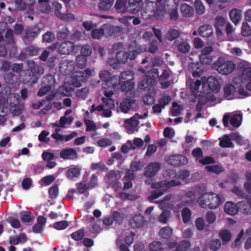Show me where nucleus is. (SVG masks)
<instances>
[{
	"label": "nucleus",
	"instance_id": "obj_20",
	"mask_svg": "<svg viewBox=\"0 0 251 251\" xmlns=\"http://www.w3.org/2000/svg\"><path fill=\"white\" fill-rule=\"evenodd\" d=\"M207 83L209 89L214 93H218L220 90L221 85L214 76H210L207 79Z\"/></svg>",
	"mask_w": 251,
	"mask_h": 251
},
{
	"label": "nucleus",
	"instance_id": "obj_37",
	"mask_svg": "<svg viewBox=\"0 0 251 251\" xmlns=\"http://www.w3.org/2000/svg\"><path fill=\"white\" fill-rule=\"evenodd\" d=\"M114 0H100L99 4V8L102 11H108L113 5Z\"/></svg>",
	"mask_w": 251,
	"mask_h": 251
},
{
	"label": "nucleus",
	"instance_id": "obj_17",
	"mask_svg": "<svg viewBox=\"0 0 251 251\" xmlns=\"http://www.w3.org/2000/svg\"><path fill=\"white\" fill-rule=\"evenodd\" d=\"M142 0H129L126 11L132 14L138 13L141 9Z\"/></svg>",
	"mask_w": 251,
	"mask_h": 251
},
{
	"label": "nucleus",
	"instance_id": "obj_42",
	"mask_svg": "<svg viewBox=\"0 0 251 251\" xmlns=\"http://www.w3.org/2000/svg\"><path fill=\"white\" fill-rule=\"evenodd\" d=\"M5 42L6 44L14 45L15 42L14 39V32L12 29L8 28L5 34Z\"/></svg>",
	"mask_w": 251,
	"mask_h": 251
},
{
	"label": "nucleus",
	"instance_id": "obj_29",
	"mask_svg": "<svg viewBox=\"0 0 251 251\" xmlns=\"http://www.w3.org/2000/svg\"><path fill=\"white\" fill-rule=\"evenodd\" d=\"M38 9L43 13H49L51 11L49 0H38Z\"/></svg>",
	"mask_w": 251,
	"mask_h": 251
},
{
	"label": "nucleus",
	"instance_id": "obj_15",
	"mask_svg": "<svg viewBox=\"0 0 251 251\" xmlns=\"http://www.w3.org/2000/svg\"><path fill=\"white\" fill-rule=\"evenodd\" d=\"M27 66L28 68L30 69L32 74L34 76L37 77V80L38 81L40 76L44 74V68L42 66L35 64V62L33 60H28L27 61Z\"/></svg>",
	"mask_w": 251,
	"mask_h": 251
},
{
	"label": "nucleus",
	"instance_id": "obj_24",
	"mask_svg": "<svg viewBox=\"0 0 251 251\" xmlns=\"http://www.w3.org/2000/svg\"><path fill=\"white\" fill-rule=\"evenodd\" d=\"M213 33L211 25L205 24L201 25L198 29V33L200 36L203 38H208L211 36Z\"/></svg>",
	"mask_w": 251,
	"mask_h": 251
},
{
	"label": "nucleus",
	"instance_id": "obj_4",
	"mask_svg": "<svg viewBox=\"0 0 251 251\" xmlns=\"http://www.w3.org/2000/svg\"><path fill=\"white\" fill-rule=\"evenodd\" d=\"M156 58L152 63L153 68L149 71L148 74L144 77V78L138 84L140 89H147L149 90L151 88L156 85L157 80V69L155 68L157 63Z\"/></svg>",
	"mask_w": 251,
	"mask_h": 251
},
{
	"label": "nucleus",
	"instance_id": "obj_54",
	"mask_svg": "<svg viewBox=\"0 0 251 251\" xmlns=\"http://www.w3.org/2000/svg\"><path fill=\"white\" fill-rule=\"evenodd\" d=\"M171 212L168 210H164L158 217V221L163 224H166L170 217Z\"/></svg>",
	"mask_w": 251,
	"mask_h": 251
},
{
	"label": "nucleus",
	"instance_id": "obj_9",
	"mask_svg": "<svg viewBox=\"0 0 251 251\" xmlns=\"http://www.w3.org/2000/svg\"><path fill=\"white\" fill-rule=\"evenodd\" d=\"M239 211L246 215H251V196L246 195L245 200L238 202Z\"/></svg>",
	"mask_w": 251,
	"mask_h": 251
},
{
	"label": "nucleus",
	"instance_id": "obj_35",
	"mask_svg": "<svg viewBox=\"0 0 251 251\" xmlns=\"http://www.w3.org/2000/svg\"><path fill=\"white\" fill-rule=\"evenodd\" d=\"M173 233V229L168 226L161 228L159 234L161 237L164 239H169L172 237Z\"/></svg>",
	"mask_w": 251,
	"mask_h": 251
},
{
	"label": "nucleus",
	"instance_id": "obj_14",
	"mask_svg": "<svg viewBox=\"0 0 251 251\" xmlns=\"http://www.w3.org/2000/svg\"><path fill=\"white\" fill-rule=\"evenodd\" d=\"M60 156L64 160H74L78 158L76 151L73 148H66L60 152Z\"/></svg>",
	"mask_w": 251,
	"mask_h": 251
},
{
	"label": "nucleus",
	"instance_id": "obj_48",
	"mask_svg": "<svg viewBox=\"0 0 251 251\" xmlns=\"http://www.w3.org/2000/svg\"><path fill=\"white\" fill-rule=\"evenodd\" d=\"M219 145L222 148H230L233 146L231 139L227 135H225L219 142Z\"/></svg>",
	"mask_w": 251,
	"mask_h": 251
},
{
	"label": "nucleus",
	"instance_id": "obj_55",
	"mask_svg": "<svg viewBox=\"0 0 251 251\" xmlns=\"http://www.w3.org/2000/svg\"><path fill=\"white\" fill-rule=\"evenodd\" d=\"M127 143L130 145V149L135 150L136 148L142 147L144 145L142 139L136 138L134 139L133 143L131 141H128Z\"/></svg>",
	"mask_w": 251,
	"mask_h": 251
},
{
	"label": "nucleus",
	"instance_id": "obj_33",
	"mask_svg": "<svg viewBox=\"0 0 251 251\" xmlns=\"http://www.w3.org/2000/svg\"><path fill=\"white\" fill-rule=\"evenodd\" d=\"M108 29L110 36L120 37L123 33V28L119 26L109 25Z\"/></svg>",
	"mask_w": 251,
	"mask_h": 251
},
{
	"label": "nucleus",
	"instance_id": "obj_49",
	"mask_svg": "<svg viewBox=\"0 0 251 251\" xmlns=\"http://www.w3.org/2000/svg\"><path fill=\"white\" fill-rule=\"evenodd\" d=\"M162 175L167 179L176 178V172L173 169H167L163 171Z\"/></svg>",
	"mask_w": 251,
	"mask_h": 251
},
{
	"label": "nucleus",
	"instance_id": "obj_43",
	"mask_svg": "<svg viewBox=\"0 0 251 251\" xmlns=\"http://www.w3.org/2000/svg\"><path fill=\"white\" fill-rule=\"evenodd\" d=\"M180 36L178 30L172 29L168 31L165 34V38L169 41H173L177 38Z\"/></svg>",
	"mask_w": 251,
	"mask_h": 251
},
{
	"label": "nucleus",
	"instance_id": "obj_52",
	"mask_svg": "<svg viewBox=\"0 0 251 251\" xmlns=\"http://www.w3.org/2000/svg\"><path fill=\"white\" fill-rule=\"evenodd\" d=\"M93 50L92 48L90 45L86 44L83 45L81 47L80 55H83L87 58L88 56L91 55L92 53Z\"/></svg>",
	"mask_w": 251,
	"mask_h": 251
},
{
	"label": "nucleus",
	"instance_id": "obj_8",
	"mask_svg": "<svg viewBox=\"0 0 251 251\" xmlns=\"http://www.w3.org/2000/svg\"><path fill=\"white\" fill-rule=\"evenodd\" d=\"M167 162L172 166H180L186 165L188 162V159L184 155L175 154L170 155Z\"/></svg>",
	"mask_w": 251,
	"mask_h": 251
},
{
	"label": "nucleus",
	"instance_id": "obj_46",
	"mask_svg": "<svg viewBox=\"0 0 251 251\" xmlns=\"http://www.w3.org/2000/svg\"><path fill=\"white\" fill-rule=\"evenodd\" d=\"M191 215L192 212L189 208L185 207L182 210L181 216L182 221L184 224H187L190 221Z\"/></svg>",
	"mask_w": 251,
	"mask_h": 251
},
{
	"label": "nucleus",
	"instance_id": "obj_39",
	"mask_svg": "<svg viewBox=\"0 0 251 251\" xmlns=\"http://www.w3.org/2000/svg\"><path fill=\"white\" fill-rule=\"evenodd\" d=\"M121 177L120 171L112 170L108 174L107 180L109 183H113L120 179Z\"/></svg>",
	"mask_w": 251,
	"mask_h": 251
},
{
	"label": "nucleus",
	"instance_id": "obj_38",
	"mask_svg": "<svg viewBox=\"0 0 251 251\" xmlns=\"http://www.w3.org/2000/svg\"><path fill=\"white\" fill-rule=\"evenodd\" d=\"M27 240L26 234L24 233L15 235L11 240V243L17 245L20 243L23 244Z\"/></svg>",
	"mask_w": 251,
	"mask_h": 251
},
{
	"label": "nucleus",
	"instance_id": "obj_26",
	"mask_svg": "<svg viewBox=\"0 0 251 251\" xmlns=\"http://www.w3.org/2000/svg\"><path fill=\"white\" fill-rule=\"evenodd\" d=\"M81 169L77 167H73L68 169L65 173L66 176L70 180L78 177L80 175Z\"/></svg>",
	"mask_w": 251,
	"mask_h": 251
},
{
	"label": "nucleus",
	"instance_id": "obj_1",
	"mask_svg": "<svg viewBox=\"0 0 251 251\" xmlns=\"http://www.w3.org/2000/svg\"><path fill=\"white\" fill-rule=\"evenodd\" d=\"M198 201L201 207L211 209H216L224 202L219 195L212 192L202 194Z\"/></svg>",
	"mask_w": 251,
	"mask_h": 251
},
{
	"label": "nucleus",
	"instance_id": "obj_10",
	"mask_svg": "<svg viewBox=\"0 0 251 251\" xmlns=\"http://www.w3.org/2000/svg\"><path fill=\"white\" fill-rule=\"evenodd\" d=\"M148 113H145L143 115H140L138 113L135 114L131 118L126 119L125 123L126 125V128L128 130L134 131L139 125L138 119H141L146 117Z\"/></svg>",
	"mask_w": 251,
	"mask_h": 251
},
{
	"label": "nucleus",
	"instance_id": "obj_2",
	"mask_svg": "<svg viewBox=\"0 0 251 251\" xmlns=\"http://www.w3.org/2000/svg\"><path fill=\"white\" fill-rule=\"evenodd\" d=\"M156 173L157 162H151L149 164L146 168L144 173L145 176L147 177L145 182L148 185H151V188L155 189V190L152 192L151 195L148 198V200L150 201H152L157 199V182L155 180L153 181L152 179V177L154 176Z\"/></svg>",
	"mask_w": 251,
	"mask_h": 251
},
{
	"label": "nucleus",
	"instance_id": "obj_44",
	"mask_svg": "<svg viewBox=\"0 0 251 251\" xmlns=\"http://www.w3.org/2000/svg\"><path fill=\"white\" fill-rule=\"evenodd\" d=\"M219 236L224 244H226L231 239L232 234L227 229L221 230L219 233Z\"/></svg>",
	"mask_w": 251,
	"mask_h": 251
},
{
	"label": "nucleus",
	"instance_id": "obj_61",
	"mask_svg": "<svg viewBox=\"0 0 251 251\" xmlns=\"http://www.w3.org/2000/svg\"><path fill=\"white\" fill-rule=\"evenodd\" d=\"M201 84V82L200 80H197L196 81H191L190 84V87L193 93L197 94L199 92L200 86Z\"/></svg>",
	"mask_w": 251,
	"mask_h": 251
},
{
	"label": "nucleus",
	"instance_id": "obj_63",
	"mask_svg": "<svg viewBox=\"0 0 251 251\" xmlns=\"http://www.w3.org/2000/svg\"><path fill=\"white\" fill-rule=\"evenodd\" d=\"M58 194V186L55 184L49 189V197L52 200L55 199Z\"/></svg>",
	"mask_w": 251,
	"mask_h": 251
},
{
	"label": "nucleus",
	"instance_id": "obj_53",
	"mask_svg": "<svg viewBox=\"0 0 251 251\" xmlns=\"http://www.w3.org/2000/svg\"><path fill=\"white\" fill-rule=\"evenodd\" d=\"M241 118L239 115H234L230 119L229 123L233 127H238L241 124Z\"/></svg>",
	"mask_w": 251,
	"mask_h": 251
},
{
	"label": "nucleus",
	"instance_id": "obj_40",
	"mask_svg": "<svg viewBox=\"0 0 251 251\" xmlns=\"http://www.w3.org/2000/svg\"><path fill=\"white\" fill-rule=\"evenodd\" d=\"M190 246L191 243L189 241L182 240L177 244L175 250L171 251H187Z\"/></svg>",
	"mask_w": 251,
	"mask_h": 251
},
{
	"label": "nucleus",
	"instance_id": "obj_30",
	"mask_svg": "<svg viewBox=\"0 0 251 251\" xmlns=\"http://www.w3.org/2000/svg\"><path fill=\"white\" fill-rule=\"evenodd\" d=\"M134 78V74L131 71H127L121 73L119 77V83L122 84L127 81L133 80Z\"/></svg>",
	"mask_w": 251,
	"mask_h": 251
},
{
	"label": "nucleus",
	"instance_id": "obj_16",
	"mask_svg": "<svg viewBox=\"0 0 251 251\" xmlns=\"http://www.w3.org/2000/svg\"><path fill=\"white\" fill-rule=\"evenodd\" d=\"M41 30L38 26H33L25 29L23 36V40L32 41L40 33Z\"/></svg>",
	"mask_w": 251,
	"mask_h": 251
},
{
	"label": "nucleus",
	"instance_id": "obj_12",
	"mask_svg": "<svg viewBox=\"0 0 251 251\" xmlns=\"http://www.w3.org/2000/svg\"><path fill=\"white\" fill-rule=\"evenodd\" d=\"M213 51V48L211 46L205 47L202 49L200 56V59L202 64L209 65L212 62V58L210 53Z\"/></svg>",
	"mask_w": 251,
	"mask_h": 251
},
{
	"label": "nucleus",
	"instance_id": "obj_36",
	"mask_svg": "<svg viewBox=\"0 0 251 251\" xmlns=\"http://www.w3.org/2000/svg\"><path fill=\"white\" fill-rule=\"evenodd\" d=\"M105 85L108 88H111L115 90L118 85H120L119 83V78H118L117 76L112 75L107 80L106 82H105Z\"/></svg>",
	"mask_w": 251,
	"mask_h": 251
},
{
	"label": "nucleus",
	"instance_id": "obj_25",
	"mask_svg": "<svg viewBox=\"0 0 251 251\" xmlns=\"http://www.w3.org/2000/svg\"><path fill=\"white\" fill-rule=\"evenodd\" d=\"M225 212L230 215H235L237 214L239 211L238 202L236 204L232 201L226 202L224 206Z\"/></svg>",
	"mask_w": 251,
	"mask_h": 251
},
{
	"label": "nucleus",
	"instance_id": "obj_5",
	"mask_svg": "<svg viewBox=\"0 0 251 251\" xmlns=\"http://www.w3.org/2000/svg\"><path fill=\"white\" fill-rule=\"evenodd\" d=\"M156 14L157 2L147 0L141 11L142 17L145 19H148L153 16L156 17Z\"/></svg>",
	"mask_w": 251,
	"mask_h": 251
},
{
	"label": "nucleus",
	"instance_id": "obj_41",
	"mask_svg": "<svg viewBox=\"0 0 251 251\" xmlns=\"http://www.w3.org/2000/svg\"><path fill=\"white\" fill-rule=\"evenodd\" d=\"M127 0H117L115 8L117 12L119 13H126V3Z\"/></svg>",
	"mask_w": 251,
	"mask_h": 251
},
{
	"label": "nucleus",
	"instance_id": "obj_47",
	"mask_svg": "<svg viewBox=\"0 0 251 251\" xmlns=\"http://www.w3.org/2000/svg\"><path fill=\"white\" fill-rule=\"evenodd\" d=\"M85 236L84 230L79 229L71 234V238L75 241H79L83 239Z\"/></svg>",
	"mask_w": 251,
	"mask_h": 251
},
{
	"label": "nucleus",
	"instance_id": "obj_56",
	"mask_svg": "<svg viewBox=\"0 0 251 251\" xmlns=\"http://www.w3.org/2000/svg\"><path fill=\"white\" fill-rule=\"evenodd\" d=\"M62 9V5L58 1H55L52 3V9L55 15L58 18L62 14L60 10Z\"/></svg>",
	"mask_w": 251,
	"mask_h": 251
},
{
	"label": "nucleus",
	"instance_id": "obj_64",
	"mask_svg": "<svg viewBox=\"0 0 251 251\" xmlns=\"http://www.w3.org/2000/svg\"><path fill=\"white\" fill-rule=\"evenodd\" d=\"M113 221H115V223L118 225H121L124 221V217L118 211H114L112 214Z\"/></svg>",
	"mask_w": 251,
	"mask_h": 251
},
{
	"label": "nucleus",
	"instance_id": "obj_19",
	"mask_svg": "<svg viewBox=\"0 0 251 251\" xmlns=\"http://www.w3.org/2000/svg\"><path fill=\"white\" fill-rule=\"evenodd\" d=\"M122 91L125 92L127 97H133L135 93L133 91L134 87V83L133 80L127 81L125 83L120 84Z\"/></svg>",
	"mask_w": 251,
	"mask_h": 251
},
{
	"label": "nucleus",
	"instance_id": "obj_18",
	"mask_svg": "<svg viewBox=\"0 0 251 251\" xmlns=\"http://www.w3.org/2000/svg\"><path fill=\"white\" fill-rule=\"evenodd\" d=\"M20 79L24 84H33L37 82V77L34 76L30 70H28L21 75Z\"/></svg>",
	"mask_w": 251,
	"mask_h": 251
},
{
	"label": "nucleus",
	"instance_id": "obj_28",
	"mask_svg": "<svg viewBox=\"0 0 251 251\" xmlns=\"http://www.w3.org/2000/svg\"><path fill=\"white\" fill-rule=\"evenodd\" d=\"M239 67L242 69L241 78L244 80L251 79V68L246 63H240Z\"/></svg>",
	"mask_w": 251,
	"mask_h": 251
},
{
	"label": "nucleus",
	"instance_id": "obj_59",
	"mask_svg": "<svg viewBox=\"0 0 251 251\" xmlns=\"http://www.w3.org/2000/svg\"><path fill=\"white\" fill-rule=\"evenodd\" d=\"M144 166V164L142 161H133L130 164V169L134 172H137L142 170Z\"/></svg>",
	"mask_w": 251,
	"mask_h": 251
},
{
	"label": "nucleus",
	"instance_id": "obj_34",
	"mask_svg": "<svg viewBox=\"0 0 251 251\" xmlns=\"http://www.w3.org/2000/svg\"><path fill=\"white\" fill-rule=\"evenodd\" d=\"M70 35V31L66 26H63L57 32V38L59 40H63Z\"/></svg>",
	"mask_w": 251,
	"mask_h": 251
},
{
	"label": "nucleus",
	"instance_id": "obj_31",
	"mask_svg": "<svg viewBox=\"0 0 251 251\" xmlns=\"http://www.w3.org/2000/svg\"><path fill=\"white\" fill-rule=\"evenodd\" d=\"M171 198V195H167L162 200L158 201V207L163 210L171 208L172 206L170 203Z\"/></svg>",
	"mask_w": 251,
	"mask_h": 251
},
{
	"label": "nucleus",
	"instance_id": "obj_62",
	"mask_svg": "<svg viewBox=\"0 0 251 251\" xmlns=\"http://www.w3.org/2000/svg\"><path fill=\"white\" fill-rule=\"evenodd\" d=\"M21 219L24 223H29L33 220V217L30 212L25 211L21 214Z\"/></svg>",
	"mask_w": 251,
	"mask_h": 251
},
{
	"label": "nucleus",
	"instance_id": "obj_3",
	"mask_svg": "<svg viewBox=\"0 0 251 251\" xmlns=\"http://www.w3.org/2000/svg\"><path fill=\"white\" fill-rule=\"evenodd\" d=\"M213 67L219 74L228 75L233 72L235 68V65L233 61L221 56L213 64Z\"/></svg>",
	"mask_w": 251,
	"mask_h": 251
},
{
	"label": "nucleus",
	"instance_id": "obj_22",
	"mask_svg": "<svg viewBox=\"0 0 251 251\" xmlns=\"http://www.w3.org/2000/svg\"><path fill=\"white\" fill-rule=\"evenodd\" d=\"M128 97L124 99L120 104V108L123 112L127 113L135 103V100L132 97Z\"/></svg>",
	"mask_w": 251,
	"mask_h": 251
},
{
	"label": "nucleus",
	"instance_id": "obj_6",
	"mask_svg": "<svg viewBox=\"0 0 251 251\" xmlns=\"http://www.w3.org/2000/svg\"><path fill=\"white\" fill-rule=\"evenodd\" d=\"M181 182L178 180L173 179L170 181H161L158 182V198L163 194V191H166L172 187L179 186Z\"/></svg>",
	"mask_w": 251,
	"mask_h": 251
},
{
	"label": "nucleus",
	"instance_id": "obj_7",
	"mask_svg": "<svg viewBox=\"0 0 251 251\" xmlns=\"http://www.w3.org/2000/svg\"><path fill=\"white\" fill-rule=\"evenodd\" d=\"M91 75V70L86 69L83 72H79L74 75L71 82L75 87H79L85 79L84 77L90 76Z\"/></svg>",
	"mask_w": 251,
	"mask_h": 251
},
{
	"label": "nucleus",
	"instance_id": "obj_32",
	"mask_svg": "<svg viewBox=\"0 0 251 251\" xmlns=\"http://www.w3.org/2000/svg\"><path fill=\"white\" fill-rule=\"evenodd\" d=\"M229 16L231 21L235 24H237L241 17V11L237 9H233L229 13Z\"/></svg>",
	"mask_w": 251,
	"mask_h": 251
},
{
	"label": "nucleus",
	"instance_id": "obj_50",
	"mask_svg": "<svg viewBox=\"0 0 251 251\" xmlns=\"http://www.w3.org/2000/svg\"><path fill=\"white\" fill-rule=\"evenodd\" d=\"M104 34V28L101 27L99 29H93L91 32V36L94 39H100Z\"/></svg>",
	"mask_w": 251,
	"mask_h": 251
},
{
	"label": "nucleus",
	"instance_id": "obj_57",
	"mask_svg": "<svg viewBox=\"0 0 251 251\" xmlns=\"http://www.w3.org/2000/svg\"><path fill=\"white\" fill-rule=\"evenodd\" d=\"M28 2H32V0H15V2L19 10H23L27 8V4H29Z\"/></svg>",
	"mask_w": 251,
	"mask_h": 251
},
{
	"label": "nucleus",
	"instance_id": "obj_23",
	"mask_svg": "<svg viewBox=\"0 0 251 251\" xmlns=\"http://www.w3.org/2000/svg\"><path fill=\"white\" fill-rule=\"evenodd\" d=\"M145 222L144 216L141 214H136L130 221V225L132 228H139L143 226Z\"/></svg>",
	"mask_w": 251,
	"mask_h": 251
},
{
	"label": "nucleus",
	"instance_id": "obj_60",
	"mask_svg": "<svg viewBox=\"0 0 251 251\" xmlns=\"http://www.w3.org/2000/svg\"><path fill=\"white\" fill-rule=\"evenodd\" d=\"M195 7L197 13L200 15L202 14L205 11V7L201 0H196Z\"/></svg>",
	"mask_w": 251,
	"mask_h": 251
},
{
	"label": "nucleus",
	"instance_id": "obj_58",
	"mask_svg": "<svg viewBox=\"0 0 251 251\" xmlns=\"http://www.w3.org/2000/svg\"><path fill=\"white\" fill-rule=\"evenodd\" d=\"M40 50L38 47L31 46L26 48L25 52L29 56H35L39 53Z\"/></svg>",
	"mask_w": 251,
	"mask_h": 251
},
{
	"label": "nucleus",
	"instance_id": "obj_11",
	"mask_svg": "<svg viewBox=\"0 0 251 251\" xmlns=\"http://www.w3.org/2000/svg\"><path fill=\"white\" fill-rule=\"evenodd\" d=\"M136 57V54L131 51V50H128V51L124 50L118 51L116 54V58L117 61L122 63H126L128 60H133Z\"/></svg>",
	"mask_w": 251,
	"mask_h": 251
},
{
	"label": "nucleus",
	"instance_id": "obj_27",
	"mask_svg": "<svg viewBox=\"0 0 251 251\" xmlns=\"http://www.w3.org/2000/svg\"><path fill=\"white\" fill-rule=\"evenodd\" d=\"M236 92V88L232 84L226 85L224 88V96L228 100L233 99Z\"/></svg>",
	"mask_w": 251,
	"mask_h": 251
},
{
	"label": "nucleus",
	"instance_id": "obj_13",
	"mask_svg": "<svg viewBox=\"0 0 251 251\" xmlns=\"http://www.w3.org/2000/svg\"><path fill=\"white\" fill-rule=\"evenodd\" d=\"M75 49L74 44L70 41H66L62 43L58 47V52L60 54H69Z\"/></svg>",
	"mask_w": 251,
	"mask_h": 251
},
{
	"label": "nucleus",
	"instance_id": "obj_45",
	"mask_svg": "<svg viewBox=\"0 0 251 251\" xmlns=\"http://www.w3.org/2000/svg\"><path fill=\"white\" fill-rule=\"evenodd\" d=\"M181 13L184 17H191L193 14V8L188 4H182L180 7Z\"/></svg>",
	"mask_w": 251,
	"mask_h": 251
},
{
	"label": "nucleus",
	"instance_id": "obj_51",
	"mask_svg": "<svg viewBox=\"0 0 251 251\" xmlns=\"http://www.w3.org/2000/svg\"><path fill=\"white\" fill-rule=\"evenodd\" d=\"M87 63V58L81 55H78L76 59V65L80 69H83L85 67Z\"/></svg>",
	"mask_w": 251,
	"mask_h": 251
},
{
	"label": "nucleus",
	"instance_id": "obj_21",
	"mask_svg": "<svg viewBox=\"0 0 251 251\" xmlns=\"http://www.w3.org/2000/svg\"><path fill=\"white\" fill-rule=\"evenodd\" d=\"M174 45L179 52L182 53H188L191 48L190 45L186 41H180L178 40L175 41Z\"/></svg>",
	"mask_w": 251,
	"mask_h": 251
}]
</instances>
